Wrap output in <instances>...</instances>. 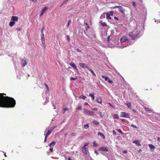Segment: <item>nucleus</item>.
<instances>
[{
    "label": "nucleus",
    "mask_w": 160,
    "mask_h": 160,
    "mask_svg": "<svg viewBox=\"0 0 160 160\" xmlns=\"http://www.w3.org/2000/svg\"><path fill=\"white\" fill-rule=\"evenodd\" d=\"M98 113L99 114L100 116V117H101V118H102L103 117H102V113L101 112L99 111L98 112Z\"/></svg>",
    "instance_id": "46"
},
{
    "label": "nucleus",
    "mask_w": 160,
    "mask_h": 160,
    "mask_svg": "<svg viewBox=\"0 0 160 160\" xmlns=\"http://www.w3.org/2000/svg\"><path fill=\"white\" fill-rule=\"evenodd\" d=\"M82 151L84 154H87V148L86 147H83L82 148Z\"/></svg>",
    "instance_id": "13"
},
{
    "label": "nucleus",
    "mask_w": 160,
    "mask_h": 160,
    "mask_svg": "<svg viewBox=\"0 0 160 160\" xmlns=\"http://www.w3.org/2000/svg\"><path fill=\"white\" fill-rule=\"evenodd\" d=\"M44 29V27H42V28L41 29V33H43V31Z\"/></svg>",
    "instance_id": "49"
},
{
    "label": "nucleus",
    "mask_w": 160,
    "mask_h": 160,
    "mask_svg": "<svg viewBox=\"0 0 160 160\" xmlns=\"http://www.w3.org/2000/svg\"><path fill=\"white\" fill-rule=\"evenodd\" d=\"M44 84L45 85V86L46 87V88H47V91H49V88L48 85L46 83H44Z\"/></svg>",
    "instance_id": "34"
},
{
    "label": "nucleus",
    "mask_w": 160,
    "mask_h": 160,
    "mask_svg": "<svg viewBox=\"0 0 160 160\" xmlns=\"http://www.w3.org/2000/svg\"><path fill=\"white\" fill-rule=\"evenodd\" d=\"M63 110H64L65 111H68V108H64Z\"/></svg>",
    "instance_id": "62"
},
{
    "label": "nucleus",
    "mask_w": 160,
    "mask_h": 160,
    "mask_svg": "<svg viewBox=\"0 0 160 160\" xmlns=\"http://www.w3.org/2000/svg\"><path fill=\"white\" fill-rule=\"evenodd\" d=\"M76 50L78 52H81V51L78 48H77Z\"/></svg>",
    "instance_id": "57"
},
{
    "label": "nucleus",
    "mask_w": 160,
    "mask_h": 160,
    "mask_svg": "<svg viewBox=\"0 0 160 160\" xmlns=\"http://www.w3.org/2000/svg\"><path fill=\"white\" fill-rule=\"evenodd\" d=\"M117 131L120 132L121 134H123V132L120 129H118L117 130Z\"/></svg>",
    "instance_id": "33"
},
{
    "label": "nucleus",
    "mask_w": 160,
    "mask_h": 160,
    "mask_svg": "<svg viewBox=\"0 0 160 160\" xmlns=\"http://www.w3.org/2000/svg\"><path fill=\"white\" fill-rule=\"evenodd\" d=\"M157 140H158V141L159 142H160V138L158 137Z\"/></svg>",
    "instance_id": "64"
},
{
    "label": "nucleus",
    "mask_w": 160,
    "mask_h": 160,
    "mask_svg": "<svg viewBox=\"0 0 160 160\" xmlns=\"http://www.w3.org/2000/svg\"><path fill=\"white\" fill-rule=\"evenodd\" d=\"M70 64L71 67H72V68L75 69L77 68V67L76 64H74V63L73 62H72L71 63H70Z\"/></svg>",
    "instance_id": "14"
},
{
    "label": "nucleus",
    "mask_w": 160,
    "mask_h": 160,
    "mask_svg": "<svg viewBox=\"0 0 160 160\" xmlns=\"http://www.w3.org/2000/svg\"><path fill=\"white\" fill-rule=\"evenodd\" d=\"M113 12L112 11H110V14H109V15H113Z\"/></svg>",
    "instance_id": "52"
},
{
    "label": "nucleus",
    "mask_w": 160,
    "mask_h": 160,
    "mask_svg": "<svg viewBox=\"0 0 160 160\" xmlns=\"http://www.w3.org/2000/svg\"><path fill=\"white\" fill-rule=\"evenodd\" d=\"M66 38H67V40L68 41H70L71 40V39L70 38L69 36L68 35L66 36Z\"/></svg>",
    "instance_id": "42"
},
{
    "label": "nucleus",
    "mask_w": 160,
    "mask_h": 160,
    "mask_svg": "<svg viewBox=\"0 0 160 160\" xmlns=\"http://www.w3.org/2000/svg\"><path fill=\"white\" fill-rule=\"evenodd\" d=\"M83 112L85 114H87L89 116H93V115L94 112H93L86 108L83 109Z\"/></svg>",
    "instance_id": "3"
},
{
    "label": "nucleus",
    "mask_w": 160,
    "mask_h": 160,
    "mask_svg": "<svg viewBox=\"0 0 160 160\" xmlns=\"http://www.w3.org/2000/svg\"><path fill=\"white\" fill-rule=\"evenodd\" d=\"M6 94L0 93V107L5 108H13L16 105V101L12 98L4 96Z\"/></svg>",
    "instance_id": "1"
},
{
    "label": "nucleus",
    "mask_w": 160,
    "mask_h": 160,
    "mask_svg": "<svg viewBox=\"0 0 160 160\" xmlns=\"http://www.w3.org/2000/svg\"><path fill=\"white\" fill-rule=\"evenodd\" d=\"M126 41H128V39L126 36H123L120 39V42H124Z\"/></svg>",
    "instance_id": "11"
},
{
    "label": "nucleus",
    "mask_w": 160,
    "mask_h": 160,
    "mask_svg": "<svg viewBox=\"0 0 160 160\" xmlns=\"http://www.w3.org/2000/svg\"><path fill=\"white\" fill-rule=\"evenodd\" d=\"M56 143L54 141H53L52 142L49 143L48 145L49 147H51V146H54L55 145Z\"/></svg>",
    "instance_id": "16"
},
{
    "label": "nucleus",
    "mask_w": 160,
    "mask_h": 160,
    "mask_svg": "<svg viewBox=\"0 0 160 160\" xmlns=\"http://www.w3.org/2000/svg\"><path fill=\"white\" fill-rule=\"evenodd\" d=\"M89 96H91V97H92V99L93 100H94V99L95 97H94V93L93 92L92 94L90 93L89 94Z\"/></svg>",
    "instance_id": "22"
},
{
    "label": "nucleus",
    "mask_w": 160,
    "mask_h": 160,
    "mask_svg": "<svg viewBox=\"0 0 160 160\" xmlns=\"http://www.w3.org/2000/svg\"><path fill=\"white\" fill-rule=\"evenodd\" d=\"M144 109L146 111H152V110L148 108H145Z\"/></svg>",
    "instance_id": "27"
},
{
    "label": "nucleus",
    "mask_w": 160,
    "mask_h": 160,
    "mask_svg": "<svg viewBox=\"0 0 160 160\" xmlns=\"http://www.w3.org/2000/svg\"><path fill=\"white\" fill-rule=\"evenodd\" d=\"M119 6H115L114 7H110V8L111 9H113L115 8H119Z\"/></svg>",
    "instance_id": "29"
},
{
    "label": "nucleus",
    "mask_w": 160,
    "mask_h": 160,
    "mask_svg": "<svg viewBox=\"0 0 160 160\" xmlns=\"http://www.w3.org/2000/svg\"><path fill=\"white\" fill-rule=\"evenodd\" d=\"M15 24V22L13 21H12L10 22L9 23V25L11 27L12 26Z\"/></svg>",
    "instance_id": "19"
},
{
    "label": "nucleus",
    "mask_w": 160,
    "mask_h": 160,
    "mask_svg": "<svg viewBox=\"0 0 160 160\" xmlns=\"http://www.w3.org/2000/svg\"><path fill=\"white\" fill-rule=\"evenodd\" d=\"M89 144L88 143H85L83 147H86V146H88Z\"/></svg>",
    "instance_id": "60"
},
{
    "label": "nucleus",
    "mask_w": 160,
    "mask_h": 160,
    "mask_svg": "<svg viewBox=\"0 0 160 160\" xmlns=\"http://www.w3.org/2000/svg\"><path fill=\"white\" fill-rule=\"evenodd\" d=\"M155 22H156L157 23H158V22H160V19L159 20H155Z\"/></svg>",
    "instance_id": "59"
},
{
    "label": "nucleus",
    "mask_w": 160,
    "mask_h": 160,
    "mask_svg": "<svg viewBox=\"0 0 160 160\" xmlns=\"http://www.w3.org/2000/svg\"><path fill=\"white\" fill-rule=\"evenodd\" d=\"M92 110L95 111H97L98 110V108H95L92 109Z\"/></svg>",
    "instance_id": "56"
},
{
    "label": "nucleus",
    "mask_w": 160,
    "mask_h": 160,
    "mask_svg": "<svg viewBox=\"0 0 160 160\" xmlns=\"http://www.w3.org/2000/svg\"><path fill=\"white\" fill-rule=\"evenodd\" d=\"M101 24L103 27L107 26V25L105 22H102L101 23Z\"/></svg>",
    "instance_id": "35"
},
{
    "label": "nucleus",
    "mask_w": 160,
    "mask_h": 160,
    "mask_svg": "<svg viewBox=\"0 0 160 160\" xmlns=\"http://www.w3.org/2000/svg\"><path fill=\"white\" fill-rule=\"evenodd\" d=\"M92 122L95 125H98L99 124V122L98 121H97L95 120H94L92 121Z\"/></svg>",
    "instance_id": "17"
},
{
    "label": "nucleus",
    "mask_w": 160,
    "mask_h": 160,
    "mask_svg": "<svg viewBox=\"0 0 160 160\" xmlns=\"http://www.w3.org/2000/svg\"><path fill=\"white\" fill-rule=\"evenodd\" d=\"M76 133H74V132L72 133L71 134V135L72 136H76Z\"/></svg>",
    "instance_id": "48"
},
{
    "label": "nucleus",
    "mask_w": 160,
    "mask_h": 160,
    "mask_svg": "<svg viewBox=\"0 0 160 160\" xmlns=\"http://www.w3.org/2000/svg\"><path fill=\"white\" fill-rule=\"evenodd\" d=\"M85 24L86 26V31H88L87 29L88 28H90L89 25L87 23H86Z\"/></svg>",
    "instance_id": "32"
},
{
    "label": "nucleus",
    "mask_w": 160,
    "mask_h": 160,
    "mask_svg": "<svg viewBox=\"0 0 160 160\" xmlns=\"http://www.w3.org/2000/svg\"><path fill=\"white\" fill-rule=\"evenodd\" d=\"M97 102L99 103H101L102 102V99L100 98H98L97 99Z\"/></svg>",
    "instance_id": "21"
},
{
    "label": "nucleus",
    "mask_w": 160,
    "mask_h": 160,
    "mask_svg": "<svg viewBox=\"0 0 160 160\" xmlns=\"http://www.w3.org/2000/svg\"><path fill=\"white\" fill-rule=\"evenodd\" d=\"M88 70L89 71L92 73L93 75L95 76H96V75L95 73L94 72V71L92 70L89 68Z\"/></svg>",
    "instance_id": "18"
},
{
    "label": "nucleus",
    "mask_w": 160,
    "mask_h": 160,
    "mask_svg": "<svg viewBox=\"0 0 160 160\" xmlns=\"http://www.w3.org/2000/svg\"><path fill=\"white\" fill-rule=\"evenodd\" d=\"M51 132H52V131H51V130H50L49 129V130L48 131V132H47L46 134H47V135L49 136V135L51 133Z\"/></svg>",
    "instance_id": "30"
},
{
    "label": "nucleus",
    "mask_w": 160,
    "mask_h": 160,
    "mask_svg": "<svg viewBox=\"0 0 160 160\" xmlns=\"http://www.w3.org/2000/svg\"><path fill=\"white\" fill-rule=\"evenodd\" d=\"M148 146L150 148L151 151L152 152H153L154 150V149L155 148V147L154 145L151 144H148Z\"/></svg>",
    "instance_id": "10"
},
{
    "label": "nucleus",
    "mask_w": 160,
    "mask_h": 160,
    "mask_svg": "<svg viewBox=\"0 0 160 160\" xmlns=\"http://www.w3.org/2000/svg\"><path fill=\"white\" fill-rule=\"evenodd\" d=\"M21 65L22 67H25L27 64V59L24 58L21 61Z\"/></svg>",
    "instance_id": "5"
},
{
    "label": "nucleus",
    "mask_w": 160,
    "mask_h": 160,
    "mask_svg": "<svg viewBox=\"0 0 160 160\" xmlns=\"http://www.w3.org/2000/svg\"><path fill=\"white\" fill-rule=\"evenodd\" d=\"M112 133H113V134L114 135H116L117 134V133H116V132L114 130H113Z\"/></svg>",
    "instance_id": "53"
},
{
    "label": "nucleus",
    "mask_w": 160,
    "mask_h": 160,
    "mask_svg": "<svg viewBox=\"0 0 160 160\" xmlns=\"http://www.w3.org/2000/svg\"><path fill=\"white\" fill-rule=\"evenodd\" d=\"M105 13H104L102 14L100 17L101 19H102L103 18H105Z\"/></svg>",
    "instance_id": "39"
},
{
    "label": "nucleus",
    "mask_w": 160,
    "mask_h": 160,
    "mask_svg": "<svg viewBox=\"0 0 160 160\" xmlns=\"http://www.w3.org/2000/svg\"><path fill=\"white\" fill-rule=\"evenodd\" d=\"M71 22V21L70 20H69L68 21V23L67 24V26L68 27L69 26L70 23Z\"/></svg>",
    "instance_id": "51"
},
{
    "label": "nucleus",
    "mask_w": 160,
    "mask_h": 160,
    "mask_svg": "<svg viewBox=\"0 0 160 160\" xmlns=\"http://www.w3.org/2000/svg\"><path fill=\"white\" fill-rule=\"evenodd\" d=\"M79 98H80L82 99H86L87 98V97L85 96H84L83 95H81V96H79Z\"/></svg>",
    "instance_id": "25"
},
{
    "label": "nucleus",
    "mask_w": 160,
    "mask_h": 160,
    "mask_svg": "<svg viewBox=\"0 0 160 160\" xmlns=\"http://www.w3.org/2000/svg\"><path fill=\"white\" fill-rule=\"evenodd\" d=\"M102 78L104 79L106 81H108V77H107L103 75L102 76Z\"/></svg>",
    "instance_id": "23"
},
{
    "label": "nucleus",
    "mask_w": 160,
    "mask_h": 160,
    "mask_svg": "<svg viewBox=\"0 0 160 160\" xmlns=\"http://www.w3.org/2000/svg\"><path fill=\"white\" fill-rule=\"evenodd\" d=\"M77 79V77H76V78H73V77H71L70 78V80H76Z\"/></svg>",
    "instance_id": "43"
},
{
    "label": "nucleus",
    "mask_w": 160,
    "mask_h": 160,
    "mask_svg": "<svg viewBox=\"0 0 160 160\" xmlns=\"http://www.w3.org/2000/svg\"><path fill=\"white\" fill-rule=\"evenodd\" d=\"M128 152V151L127 150H124L123 152V153H127Z\"/></svg>",
    "instance_id": "61"
},
{
    "label": "nucleus",
    "mask_w": 160,
    "mask_h": 160,
    "mask_svg": "<svg viewBox=\"0 0 160 160\" xmlns=\"http://www.w3.org/2000/svg\"><path fill=\"white\" fill-rule=\"evenodd\" d=\"M111 36V35H110L108 37L107 40V42H109V41H110V38Z\"/></svg>",
    "instance_id": "50"
},
{
    "label": "nucleus",
    "mask_w": 160,
    "mask_h": 160,
    "mask_svg": "<svg viewBox=\"0 0 160 160\" xmlns=\"http://www.w3.org/2000/svg\"><path fill=\"white\" fill-rule=\"evenodd\" d=\"M11 20L15 22H17L18 20V18L17 16H13L12 17Z\"/></svg>",
    "instance_id": "9"
},
{
    "label": "nucleus",
    "mask_w": 160,
    "mask_h": 160,
    "mask_svg": "<svg viewBox=\"0 0 160 160\" xmlns=\"http://www.w3.org/2000/svg\"><path fill=\"white\" fill-rule=\"evenodd\" d=\"M107 81L109 83L111 84L113 82L109 78L108 80V81Z\"/></svg>",
    "instance_id": "37"
},
{
    "label": "nucleus",
    "mask_w": 160,
    "mask_h": 160,
    "mask_svg": "<svg viewBox=\"0 0 160 160\" xmlns=\"http://www.w3.org/2000/svg\"><path fill=\"white\" fill-rule=\"evenodd\" d=\"M68 0H64L63 2L62 3V4L60 5V7H61L62 5H63L64 4H65L68 1Z\"/></svg>",
    "instance_id": "26"
},
{
    "label": "nucleus",
    "mask_w": 160,
    "mask_h": 160,
    "mask_svg": "<svg viewBox=\"0 0 160 160\" xmlns=\"http://www.w3.org/2000/svg\"><path fill=\"white\" fill-rule=\"evenodd\" d=\"M119 117L118 114H115L113 115V118L115 119H118Z\"/></svg>",
    "instance_id": "24"
},
{
    "label": "nucleus",
    "mask_w": 160,
    "mask_h": 160,
    "mask_svg": "<svg viewBox=\"0 0 160 160\" xmlns=\"http://www.w3.org/2000/svg\"><path fill=\"white\" fill-rule=\"evenodd\" d=\"M140 31H139L137 34H134L132 32H131L129 33V36L130 37L132 38V40H134L138 39L139 37L140 36L139 35V34L140 33Z\"/></svg>",
    "instance_id": "2"
},
{
    "label": "nucleus",
    "mask_w": 160,
    "mask_h": 160,
    "mask_svg": "<svg viewBox=\"0 0 160 160\" xmlns=\"http://www.w3.org/2000/svg\"><path fill=\"white\" fill-rule=\"evenodd\" d=\"M89 127L88 124H87L84 125V128L85 129H87Z\"/></svg>",
    "instance_id": "38"
},
{
    "label": "nucleus",
    "mask_w": 160,
    "mask_h": 160,
    "mask_svg": "<svg viewBox=\"0 0 160 160\" xmlns=\"http://www.w3.org/2000/svg\"><path fill=\"white\" fill-rule=\"evenodd\" d=\"M133 143L135 144L137 146H138L141 145V144L140 143V142L139 141V140L134 141H133Z\"/></svg>",
    "instance_id": "12"
},
{
    "label": "nucleus",
    "mask_w": 160,
    "mask_h": 160,
    "mask_svg": "<svg viewBox=\"0 0 160 160\" xmlns=\"http://www.w3.org/2000/svg\"><path fill=\"white\" fill-rule=\"evenodd\" d=\"M56 127L57 126L52 127L50 128V130L52 132Z\"/></svg>",
    "instance_id": "41"
},
{
    "label": "nucleus",
    "mask_w": 160,
    "mask_h": 160,
    "mask_svg": "<svg viewBox=\"0 0 160 160\" xmlns=\"http://www.w3.org/2000/svg\"><path fill=\"white\" fill-rule=\"evenodd\" d=\"M132 5L134 6H135V3L134 2H132Z\"/></svg>",
    "instance_id": "63"
},
{
    "label": "nucleus",
    "mask_w": 160,
    "mask_h": 160,
    "mask_svg": "<svg viewBox=\"0 0 160 160\" xmlns=\"http://www.w3.org/2000/svg\"><path fill=\"white\" fill-rule=\"evenodd\" d=\"M76 109H78V110H81L82 109V107L81 106H79L78 107H77Z\"/></svg>",
    "instance_id": "44"
},
{
    "label": "nucleus",
    "mask_w": 160,
    "mask_h": 160,
    "mask_svg": "<svg viewBox=\"0 0 160 160\" xmlns=\"http://www.w3.org/2000/svg\"><path fill=\"white\" fill-rule=\"evenodd\" d=\"M17 31H20L21 30L22 28H17L16 29Z\"/></svg>",
    "instance_id": "47"
},
{
    "label": "nucleus",
    "mask_w": 160,
    "mask_h": 160,
    "mask_svg": "<svg viewBox=\"0 0 160 160\" xmlns=\"http://www.w3.org/2000/svg\"><path fill=\"white\" fill-rule=\"evenodd\" d=\"M110 16V15H109V14L108 13H107L106 14L107 18V19H111V18Z\"/></svg>",
    "instance_id": "31"
},
{
    "label": "nucleus",
    "mask_w": 160,
    "mask_h": 160,
    "mask_svg": "<svg viewBox=\"0 0 160 160\" xmlns=\"http://www.w3.org/2000/svg\"><path fill=\"white\" fill-rule=\"evenodd\" d=\"M53 148L52 147H51L50 148H49V150L50 151V152H53Z\"/></svg>",
    "instance_id": "54"
},
{
    "label": "nucleus",
    "mask_w": 160,
    "mask_h": 160,
    "mask_svg": "<svg viewBox=\"0 0 160 160\" xmlns=\"http://www.w3.org/2000/svg\"><path fill=\"white\" fill-rule=\"evenodd\" d=\"M131 126L132 127L134 128H138V127L135 125H134V124H131Z\"/></svg>",
    "instance_id": "45"
},
{
    "label": "nucleus",
    "mask_w": 160,
    "mask_h": 160,
    "mask_svg": "<svg viewBox=\"0 0 160 160\" xmlns=\"http://www.w3.org/2000/svg\"><path fill=\"white\" fill-rule=\"evenodd\" d=\"M98 135H100L101 137H102L103 139H105V136L102 133L100 132H98Z\"/></svg>",
    "instance_id": "15"
},
{
    "label": "nucleus",
    "mask_w": 160,
    "mask_h": 160,
    "mask_svg": "<svg viewBox=\"0 0 160 160\" xmlns=\"http://www.w3.org/2000/svg\"><path fill=\"white\" fill-rule=\"evenodd\" d=\"M80 66L83 68H86L88 69L89 67L86 63H80L79 64Z\"/></svg>",
    "instance_id": "7"
},
{
    "label": "nucleus",
    "mask_w": 160,
    "mask_h": 160,
    "mask_svg": "<svg viewBox=\"0 0 160 160\" xmlns=\"http://www.w3.org/2000/svg\"><path fill=\"white\" fill-rule=\"evenodd\" d=\"M118 10L122 15H125V10L122 6H119V8H118Z\"/></svg>",
    "instance_id": "6"
},
{
    "label": "nucleus",
    "mask_w": 160,
    "mask_h": 160,
    "mask_svg": "<svg viewBox=\"0 0 160 160\" xmlns=\"http://www.w3.org/2000/svg\"><path fill=\"white\" fill-rule=\"evenodd\" d=\"M93 145L94 146L96 147L98 145V144L96 143L95 141H94L93 142Z\"/></svg>",
    "instance_id": "40"
},
{
    "label": "nucleus",
    "mask_w": 160,
    "mask_h": 160,
    "mask_svg": "<svg viewBox=\"0 0 160 160\" xmlns=\"http://www.w3.org/2000/svg\"><path fill=\"white\" fill-rule=\"evenodd\" d=\"M127 106L129 108H130L131 107V103L130 102H128L127 103Z\"/></svg>",
    "instance_id": "36"
},
{
    "label": "nucleus",
    "mask_w": 160,
    "mask_h": 160,
    "mask_svg": "<svg viewBox=\"0 0 160 160\" xmlns=\"http://www.w3.org/2000/svg\"><path fill=\"white\" fill-rule=\"evenodd\" d=\"M41 38H44V33H41Z\"/></svg>",
    "instance_id": "58"
},
{
    "label": "nucleus",
    "mask_w": 160,
    "mask_h": 160,
    "mask_svg": "<svg viewBox=\"0 0 160 160\" xmlns=\"http://www.w3.org/2000/svg\"><path fill=\"white\" fill-rule=\"evenodd\" d=\"M94 153H96L97 155H98L99 154V153L96 151V150H95Z\"/></svg>",
    "instance_id": "55"
},
{
    "label": "nucleus",
    "mask_w": 160,
    "mask_h": 160,
    "mask_svg": "<svg viewBox=\"0 0 160 160\" xmlns=\"http://www.w3.org/2000/svg\"><path fill=\"white\" fill-rule=\"evenodd\" d=\"M99 150H100L101 151H106L108 152V148L106 147H101L98 149Z\"/></svg>",
    "instance_id": "8"
},
{
    "label": "nucleus",
    "mask_w": 160,
    "mask_h": 160,
    "mask_svg": "<svg viewBox=\"0 0 160 160\" xmlns=\"http://www.w3.org/2000/svg\"><path fill=\"white\" fill-rule=\"evenodd\" d=\"M120 116L121 117H123L125 118H130L129 114L128 113H127L124 112H121Z\"/></svg>",
    "instance_id": "4"
},
{
    "label": "nucleus",
    "mask_w": 160,
    "mask_h": 160,
    "mask_svg": "<svg viewBox=\"0 0 160 160\" xmlns=\"http://www.w3.org/2000/svg\"><path fill=\"white\" fill-rule=\"evenodd\" d=\"M48 9V8L46 7H44V8L42 10L41 12L43 13L45 12Z\"/></svg>",
    "instance_id": "20"
},
{
    "label": "nucleus",
    "mask_w": 160,
    "mask_h": 160,
    "mask_svg": "<svg viewBox=\"0 0 160 160\" xmlns=\"http://www.w3.org/2000/svg\"><path fill=\"white\" fill-rule=\"evenodd\" d=\"M41 41L42 44H44L45 43V38H41Z\"/></svg>",
    "instance_id": "28"
}]
</instances>
